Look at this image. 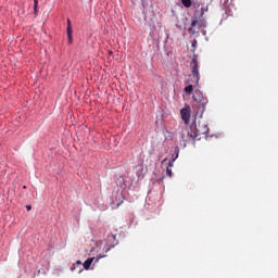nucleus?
Instances as JSON below:
<instances>
[{
	"instance_id": "obj_1",
	"label": "nucleus",
	"mask_w": 278,
	"mask_h": 278,
	"mask_svg": "<svg viewBox=\"0 0 278 278\" xmlns=\"http://www.w3.org/2000/svg\"><path fill=\"white\" fill-rule=\"evenodd\" d=\"M205 12H210L208 7H202L200 10H195L191 17V24L189 26V34L197 36L203 27H205Z\"/></svg>"
},
{
	"instance_id": "obj_2",
	"label": "nucleus",
	"mask_w": 278,
	"mask_h": 278,
	"mask_svg": "<svg viewBox=\"0 0 278 278\" xmlns=\"http://www.w3.org/2000/svg\"><path fill=\"white\" fill-rule=\"evenodd\" d=\"M207 134H210V127L205 122L193 123L190 129L187 130V136L191 140H202V138H207Z\"/></svg>"
},
{
	"instance_id": "obj_3",
	"label": "nucleus",
	"mask_w": 278,
	"mask_h": 278,
	"mask_svg": "<svg viewBox=\"0 0 278 278\" xmlns=\"http://www.w3.org/2000/svg\"><path fill=\"white\" fill-rule=\"evenodd\" d=\"M193 112L195 116H199V118H203V114L205 112V105H207L208 100L207 98L203 97V92L201 90L197 89L193 94Z\"/></svg>"
},
{
	"instance_id": "obj_4",
	"label": "nucleus",
	"mask_w": 278,
	"mask_h": 278,
	"mask_svg": "<svg viewBox=\"0 0 278 278\" xmlns=\"http://www.w3.org/2000/svg\"><path fill=\"white\" fill-rule=\"evenodd\" d=\"M197 45H198L197 39H193L191 42L193 55H192V60L190 62V68H191V75L194 79L195 86H199V81L201 79V74L199 73V55L195 53Z\"/></svg>"
},
{
	"instance_id": "obj_5",
	"label": "nucleus",
	"mask_w": 278,
	"mask_h": 278,
	"mask_svg": "<svg viewBox=\"0 0 278 278\" xmlns=\"http://www.w3.org/2000/svg\"><path fill=\"white\" fill-rule=\"evenodd\" d=\"M180 116L186 125L190 123V106H187L180 111Z\"/></svg>"
},
{
	"instance_id": "obj_6",
	"label": "nucleus",
	"mask_w": 278,
	"mask_h": 278,
	"mask_svg": "<svg viewBox=\"0 0 278 278\" xmlns=\"http://www.w3.org/2000/svg\"><path fill=\"white\" fill-rule=\"evenodd\" d=\"M66 34L68 38V43L73 45V26L72 25L67 26Z\"/></svg>"
},
{
	"instance_id": "obj_7",
	"label": "nucleus",
	"mask_w": 278,
	"mask_h": 278,
	"mask_svg": "<svg viewBox=\"0 0 278 278\" xmlns=\"http://www.w3.org/2000/svg\"><path fill=\"white\" fill-rule=\"evenodd\" d=\"M175 163V160H172L168 162V165L166 167V175H168V177H173V165Z\"/></svg>"
},
{
	"instance_id": "obj_8",
	"label": "nucleus",
	"mask_w": 278,
	"mask_h": 278,
	"mask_svg": "<svg viewBox=\"0 0 278 278\" xmlns=\"http://www.w3.org/2000/svg\"><path fill=\"white\" fill-rule=\"evenodd\" d=\"M92 262H94V257L87 258L83 264L85 270H90V266H92Z\"/></svg>"
},
{
	"instance_id": "obj_9",
	"label": "nucleus",
	"mask_w": 278,
	"mask_h": 278,
	"mask_svg": "<svg viewBox=\"0 0 278 278\" xmlns=\"http://www.w3.org/2000/svg\"><path fill=\"white\" fill-rule=\"evenodd\" d=\"M185 92L189 96L192 94V92H194V86L188 85L187 87H185Z\"/></svg>"
},
{
	"instance_id": "obj_10",
	"label": "nucleus",
	"mask_w": 278,
	"mask_h": 278,
	"mask_svg": "<svg viewBox=\"0 0 278 278\" xmlns=\"http://www.w3.org/2000/svg\"><path fill=\"white\" fill-rule=\"evenodd\" d=\"M181 3L185 8H191L192 7V0H181Z\"/></svg>"
},
{
	"instance_id": "obj_11",
	"label": "nucleus",
	"mask_w": 278,
	"mask_h": 278,
	"mask_svg": "<svg viewBox=\"0 0 278 278\" xmlns=\"http://www.w3.org/2000/svg\"><path fill=\"white\" fill-rule=\"evenodd\" d=\"M34 12L35 16H38V0H34Z\"/></svg>"
},
{
	"instance_id": "obj_12",
	"label": "nucleus",
	"mask_w": 278,
	"mask_h": 278,
	"mask_svg": "<svg viewBox=\"0 0 278 278\" xmlns=\"http://www.w3.org/2000/svg\"><path fill=\"white\" fill-rule=\"evenodd\" d=\"M193 8H194V10H199L201 8V3L194 2Z\"/></svg>"
},
{
	"instance_id": "obj_13",
	"label": "nucleus",
	"mask_w": 278,
	"mask_h": 278,
	"mask_svg": "<svg viewBox=\"0 0 278 278\" xmlns=\"http://www.w3.org/2000/svg\"><path fill=\"white\" fill-rule=\"evenodd\" d=\"M26 210L29 212L31 210V205H26Z\"/></svg>"
},
{
	"instance_id": "obj_14",
	"label": "nucleus",
	"mask_w": 278,
	"mask_h": 278,
	"mask_svg": "<svg viewBox=\"0 0 278 278\" xmlns=\"http://www.w3.org/2000/svg\"><path fill=\"white\" fill-rule=\"evenodd\" d=\"M71 25V18H67V27Z\"/></svg>"
},
{
	"instance_id": "obj_15",
	"label": "nucleus",
	"mask_w": 278,
	"mask_h": 278,
	"mask_svg": "<svg viewBox=\"0 0 278 278\" xmlns=\"http://www.w3.org/2000/svg\"><path fill=\"white\" fill-rule=\"evenodd\" d=\"M105 257V255L100 256L99 258H97V262H99L101 258Z\"/></svg>"
},
{
	"instance_id": "obj_16",
	"label": "nucleus",
	"mask_w": 278,
	"mask_h": 278,
	"mask_svg": "<svg viewBox=\"0 0 278 278\" xmlns=\"http://www.w3.org/2000/svg\"><path fill=\"white\" fill-rule=\"evenodd\" d=\"M76 264L81 265V261H77Z\"/></svg>"
},
{
	"instance_id": "obj_17",
	"label": "nucleus",
	"mask_w": 278,
	"mask_h": 278,
	"mask_svg": "<svg viewBox=\"0 0 278 278\" xmlns=\"http://www.w3.org/2000/svg\"><path fill=\"white\" fill-rule=\"evenodd\" d=\"M110 251V248H108L106 250H105V253H108Z\"/></svg>"
},
{
	"instance_id": "obj_18",
	"label": "nucleus",
	"mask_w": 278,
	"mask_h": 278,
	"mask_svg": "<svg viewBox=\"0 0 278 278\" xmlns=\"http://www.w3.org/2000/svg\"><path fill=\"white\" fill-rule=\"evenodd\" d=\"M182 140H188V138H185V137L182 136Z\"/></svg>"
}]
</instances>
